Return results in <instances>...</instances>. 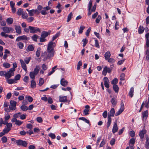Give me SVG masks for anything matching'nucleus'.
Listing matches in <instances>:
<instances>
[{
    "label": "nucleus",
    "mask_w": 149,
    "mask_h": 149,
    "mask_svg": "<svg viewBox=\"0 0 149 149\" xmlns=\"http://www.w3.org/2000/svg\"><path fill=\"white\" fill-rule=\"evenodd\" d=\"M55 42L51 41L48 44L47 52H45L41 54V56L43 58L44 61L47 59H49L53 57L54 55V47L55 46Z\"/></svg>",
    "instance_id": "obj_1"
},
{
    "label": "nucleus",
    "mask_w": 149,
    "mask_h": 149,
    "mask_svg": "<svg viewBox=\"0 0 149 149\" xmlns=\"http://www.w3.org/2000/svg\"><path fill=\"white\" fill-rule=\"evenodd\" d=\"M110 114H109L108 116L107 128H108L110 127L111 123V117H113L115 114V109L113 108H111L110 111Z\"/></svg>",
    "instance_id": "obj_2"
},
{
    "label": "nucleus",
    "mask_w": 149,
    "mask_h": 149,
    "mask_svg": "<svg viewBox=\"0 0 149 149\" xmlns=\"http://www.w3.org/2000/svg\"><path fill=\"white\" fill-rule=\"evenodd\" d=\"M15 70V69L14 68H10V70L6 72V73L5 75V78L6 79H9L11 77L14 76V71Z\"/></svg>",
    "instance_id": "obj_3"
},
{
    "label": "nucleus",
    "mask_w": 149,
    "mask_h": 149,
    "mask_svg": "<svg viewBox=\"0 0 149 149\" xmlns=\"http://www.w3.org/2000/svg\"><path fill=\"white\" fill-rule=\"evenodd\" d=\"M16 143L18 146H22L24 147L27 146L28 143L25 141H23L21 139H19L16 141Z\"/></svg>",
    "instance_id": "obj_4"
},
{
    "label": "nucleus",
    "mask_w": 149,
    "mask_h": 149,
    "mask_svg": "<svg viewBox=\"0 0 149 149\" xmlns=\"http://www.w3.org/2000/svg\"><path fill=\"white\" fill-rule=\"evenodd\" d=\"M29 28L30 30V32L31 33H36L38 32H41L40 29L38 27L29 26Z\"/></svg>",
    "instance_id": "obj_5"
},
{
    "label": "nucleus",
    "mask_w": 149,
    "mask_h": 149,
    "mask_svg": "<svg viewBox=\"0 0 149 149\" xmlns=\"http://www.w3.org/2000/svg\"><path fill=\"white\" fill-rule=\"evenodd\" d=\"M10 103L9 108L10 110L12 111L15 110L16 109V102L13 100H11L10 101Z\"/></svg>",
    "instance_id": "obj_6"
},
{
    "label": "nucleus",
    "mask_w": 149,
    "mask_h": 149,
    "mask_svg": "<svg viewBox=\"0 0 149 149\" xmlns=\"http://www.w3.org/2000/svg\"><path fill=\"white\" fill-rule=\"evenodd\" d=\"M124 110V106L123 102L121 101L120 104V109L115 113V116H117L120 115L123 111Z\"/></svg>",
    "instance_id": "obj_7"
},
{
    "label": "nucleus",
    "mask_w": 149,
    "mask_h": 149,
    "mask_svg": "<svg viewBox=\"0 0 149 149\" xmlns=\"http://www.w3.org/2000/svg\"><path fill=\"white\" fill-rule=\"evenodd\" d=\"M12 126V124L11 123H9V124H8L6 127L4 128L3 131L4 133L5 134L8 133L11 130Z\"/></svg>",
    "instance_id": "obj_8"
},
{
    "label": "nucleus",
    "mask_w": 149,
    "mask_h": 149,
    "mask_svg": "<svg viewBox=\"0 0 149 149\" xmlns=\"http://www.w3.org/2000/svg\"><path fill=\"white\" fill-rule=\"evenodd\" d=\"M30 38L27 37L26 36L23 35L18 37L16 39V41L17 42H19L21 40H25L28 41L29 40Z\"/></svg>",
    "instance_id": "obj_9"
},
{
    "label": "nucleus",
    "mask_w": 149,
    "mask_h": 149,
    "mask_svg": "<svg viewBox=\"0 0 149 149\" xmlns=\"http://www.w3.org/2000/svg\"><path fill=\"white\" fill-rule=\"evenodd\" d=\"M3 30L5 33H9L10 31L13 32L14 29L12 27H9L7 26H5L2 28Z\"/></svg>",
    "instance_id": "obj_10"
},
{
    "label": "nucleus",
    "mask_w": 149,
    "mask_h": 149,
    "mask_svg": "<svg viewBox=\"0 0 149 149\" xmlns=\"http://www.w3.org/2000/svg\"><path fill=\"white\" fill-rule=\"evenodd\" d=\"M104 81L105 87L107 88H109V80L108 78L107 77H104Z\"/></svg>",
    "instance_id": "obj_11"
},
{
    "label": "nucleus",
    "mask_w": 149,
    "mask_h": 149,
    "mask_svg": "<svg viewBox=\"0 0 149 149\" xmlns=\"http://www.w3.org/2000/svg\"><path fill=\"white\" fill-rule=\"evenodd\" d=\"M118 127L116 121H115L114 122L113 126L112 129V132L114 134L118 130Z\"/></svg>",
    "instance_id": "obj_12"
},
{
    "label": "nucleus",
    "mask_w": 149,
    "mask_h": 149,
    "mask_svg": "<svg viewBox=\"0 0 149 149\" xmlns=\"http://www.w3.org/2000/svg\"><path fill=\"white\" fill-rule=\"evenodd\" d=\"M15 28L16 30V33H17L18 34H20L22 32V28L21 27L19 26L15 25Z\"/></svg>",
    "instance_id": "obj_13"
},
{
    "label": "nucleus",
    "mask_w": 149,
    "mask_h": 149,
    "mask_svg": "<svg viewBox=\"0 0 149 149\" xmlns=\"http://www.w3.org/2000/svg\"><path fill=\"white\" fill-rule=\"evenodd\" d=\"M20 62L21 63L22 68L25 72H26L27 71V67L25 63L22 59L20 60Z\"/></svg>",
    "instance_id": "obj_14"
},
{
    "label": "nucleus",
    "mask_w": 149,
    "mask_h": 149,
    "mask_svg": "<svg viewBox=\"0 0 149 149\" xmlns=\"http://www.w3.org/2000/svg\"><path fill=\"white\" fill-rule=\"evenodd\" d=\"M90 107L88 105H86L85 106V109L84 110V113L85 115H87L89 114L90 111Z\"/></svg>",
    "instance_id": "obj_15"
},
{
    "label": "nucleus",
    "mask_w": 149,
    "mask_h": 149,
    "mask_svg": "<svg viewBox=\"0 0 149 149\" xmlns=\"http://www.w3.org/2000/svg\"><path fill=\"white\" fill-rule=\"evenodd\" d=\"M67 96H61L59 97V101L61 102H64L67 101Z\"/></svg>",
    "instance_id": "obj_16"
},
{
    "label": "nucleus",
    "mask_w": 149,
    "mask_h": 149,
    "mask_svg": "<svg viewBox=\"0 0 149 149\" xmlns=\"http://www.w3.org/2000/svg\"><path fill=\"white\" fill-rule=\"evenodd\" d=\"M146 133V130L145 129L142 130L139 132V136L141 138L143 139L144 137V135Z\"/></svg>",
    "instance_id": "obj_17"
},
{
    "label": "nucleus",
    "mask_w": 149,
    "mask_h": 149,
    "mask_svg": "<svg viewBox=\"0 0 149 149\" xmlns=\"http://www.w3.org/2000/svg\"><path fill=\"white\" fill-rule=\"evenodd\" d=\"M68 83V82L64 78H62L60 81L61 84L64 86H66Z\"/></svg>",
    "instance_id": "obj_18"
},
{
    "label": "nucleus",
    "mask_w": 149,
    "mask_h": 149,
    "mask_svg": "<svg viewBox=\"0 0 149 149\" xmlns=\"http://www.w3.org/2000/svg\"><path fill=\"white\" fill-rule=\"evenodd\" d=\"M50 34V33L49 32L45 31H43L42 33L41 36L43 37V38H45L47 37L48 35H49Z\"/></svg>",
    "instance_id": "obj_19"
},
{
    "label": "nucleus",
    "mask_w": 149,
    "mask_h": 149,
    "mask_svg": "<svg viewBox=\"0 0 149 149\" xmlns=\"http://www.w3.org/2000/svg\"><path fill=\"white\" fill-rule=\"evenodd\" d=\"M26 10L28 12L30 16H34V14H35L34 12V9L29 10V9H26Z\"/></svg>",
    "instance_id": "obj_20"
},
{
    "label": "nucleus",
    "mask_w": 149,
    "mask_h": 149,
    "mask_svg": "<svg viewBox=\"0 0 149 149\" xmlns=\"http://www.w3.org/2000/svg\"><path fill=\"white\" fill-rule=\"evenodd\" d=\"M34 49V47L33 45H29L27 47L26 51L27 52L29 51H32Z\"/></svg>",
    "instance_id": "obj_21"
},
{
    "label": "nucleus",
    "mask_w": 149,
    "mask_h": 149,
    "mask_svg": "<svg viewBox=\"0 0 149 149\" xmlns=\"http://www.w3.org/2000/svg\"><path fill=\"white\" fill-rule=\"evenodd\" d=\"M111 55V54L110 52L108 51L106 52L104 55L105 60H107V59L110 57Z\"/></svg>",
    "instance_id": "obj_22"
},
{
    "label": "nucleus",
    "mask_w": 149,
    "mask_h": 149,
    "mask_svg": "<svg viewBox=\"0 0 149 149\" xmlns=\"http://www.w3.org/2000/svg\"><path fill=\"white\" fill-rule=\"evenodd\" d=\"M36 75L37 74L32 71L29 74L30 77L33 79H35V77Z\"/></svg>",
    "instance_id": "obj_23"
},
{
    "label": "nucleus",
    "mask_w": 149,
    "mask_h": 149,
    "mask_svg": "<svg viewBox=\"0 0 149 149\" xmlns=\"http://www.w3.org/2000/svg\"><path fill=\"white\" fill-rule=\"evenodd\" d=\"M144 30V28L143 26H140L138 28V32L139 34L143 33Z\"/></svg>",
    "instance_id": "obj_24"
},
{
    "label": "nucleus",
    "mask_w": 149,
    "mask_h": 149,
    "mask_svg": "<svg viewBox=\"0 0 149 149\" xmlns=\"http://www.w3.org/2000/svg\"><path fill=\"white\" fill-rule=\"evenodd\" d=\"M40 69V66L38 65H37L36 66V67L34 68L33 71V72L37 74L39 71Z\"/></svg>",
    "instance_id": "obj_25"
},
{
    "label": "nucleus",
    "mask_w": 149,
    "mask_h": 149,
    "mask_svg": "<svg viewBox=\"0 0 149 149\" xmlns=\"http://www.w3.org/2000/svg\"><path fill=\"white\" fill-rule=\"evenodd\" d=\"M146 142L145 144V147L146 149H149V138L147 137L146 139Z\"/></svg>",
    "instance_id": "obj_26"
},
{
    "label": "nucleus",
    "mask_w": 149,
    "mask_h": 149,
    "mask_svg": "<svg viewBox=\"0 0 149 149\" xmlns=\"http://www.w3.org/2000/svg\"><path fill=\"white\" fill-rule=\"evenodd\" d=\"M134 88L133 87L131 88L128 93L129 95L131 97H132L133 96V93L134 92Z\"/></svg>",
    "instance_id": "obj_27"
},
{
    "label": "nucleus",
    "mask_w": 149,
    "mask_h": 149,
    "mask_svg": "<svg viewBox=\"0 0 149 149\" xmlns=\"http://www.w3.org/2000/svg\"><path fill=\"white\" fill-rule=\"evenodd\" d=\"M31 87L32 88H34L36 87V82L33 79L31 81Z\"/></svg>",
    "instance_id": "obj_28"
},
{
    "label": "nucleus",
    "mask_w": 149,
    "mask_h": 149,
    "mask_svg": "<svg viewBox=\"0 0 149 149\" xmlns=\"http://www.w3.org/2000/svg\"><path fill=\"white\" fill-rule=\"evenodd\" d=\"M39 36L37 35L34 34L31 36V38L33 40L37 42V41L38 39L39 38Z\"/></svg>",
    "instance_id": "obj_29"
},
{
    "label": "nucleus",
    "mask_w": 149,
    "mask_h": 149,
    "mask_svg": "<svg viewBox=\"0 0 149 149\" xmlns=\"http://www.w3.org/2000/svg\"><path fill=\"white\" fill-rule=\"evenodd\" d=\"M7 82L9 84H12L14 83H17V81H15L14 79H7Z\"/></svg>",
    "instance_id": "obj_30"
},
{
    "label": "nucleus",
    "mask_w": 149,
    "mask_h": 149,
    "mask_svg": "<svg viewBox=\"0 0 149 149\" xmlns=\"http://www.w3.org/2000/svg\"><path fill=\"white\" fill-rule=\"evenodd\" d=\"M60 35V33L59 32L56 33L54 35L52 39V41H54L55 39L58 37Z\"/></svg>",
    "instance_id": "obj_31"
},
{
    "label": "nucleus",
    "mask_w": 149,
    "mask_h": 149,
    "mask_svg": "<svg viewBox=\"0 0 149 149\" xmlns=\"http://www.w3.org/2000/svg\"><path fill=\"white\" fill-rule=\"evenodd\" d=\"M148 116V110L144 111L142 113V117L143 118H146Z\"/></svg>",
    "instance_id": "obj_32"
},
{
    "label": "nucleus",
    "mask_w": 149,
    "mask_h": 149,
    "mask_svg": "<svg viewBox=\"0 0 149 149\" xmlns=\"http://www.w3.org/2000/svg\"><path fill=\"white\" fill-rule=\"evenodd\" d=\"M40 51L41 48L40 47L38 48L37 50L36 53V55L38 57H39L40 55Z\"/></svg>",
    "instance_id": "obj_33"
},
{
    "label": "nucleus",
    "mask_w": 149,
    "mask_h": 149,
    "mask_svg": "<svg viewBox=\"0 0 149 149\" xmlns=\"http://www.w3.org/2000/svg\"><path fill=\"white\" fill-rule=\"evenodd\" d=\"M17 45L18 47L20 49H23L24 47V44L23 43L21 42H19L17 43Z\"/></svg>",
    "instance_id": "obj_34"
},
{
    "label": "nucleus",
    "mask_w": 149,
    "mask_h": 149,
    "mask_svg": "<svg viewBox=\"0 0 149 149\" xmlns=\"http://www.w3.org/2000/svg\"><path fill=\"white\" fill-rule=\"evenodd\" d=\"M6 22L8 24H11L13 22V19L12 18H8L6 19Z\"/></svg>",
    "instance_id": "obj_35"
},
{
    "label": "nucleus",
    "mask_w": 149,
    "mask_h": 149,
    "mask_svg": "<svg viewBox=\"0 0 149 149\" xmlns=\"http://www.w3.org/2000/svg\"><path fill=\"white\" fill-rule=\"evenodd\" d=\"M72 16V12L70 13L68 16L67 19V22H69L71 19Z\"/></svg>",
    "instance_id": "obj_36"
},
{
    "label": "nucleus",
    "mask_w": 149,
    "mask_h": 149,
    "mask_svg": "<svg viewBox=\"0 0 149 149\" xmlns=\"http://www.w3.org/2000/svg\"><path fill=\"white\" fill-rule=\"evenodd\" d=\"M113 89L114 91L116 93H118V91L119 88L118 86L116 85H114L113 86Z\"/></svg>",
    "instance_id": "obj_37"
},
{
    "label": "nucleus",
    "mask_w": 149,
    "mask_h": 149,
    "mask_svg": "<svg viewBox=\"0 0 149 149\" xmlns=\"http://www.w3.org/2000/svg\"><path fill=\"white\" fill-rule=\"evenodd\" d=\"M111 102L113 107L116 105L117 103V102L115 98H112L111 100Z\"/></svg>",
    "instance_id": "obj_38"
},
{
    "label": "nucleus",
    "mask_w": 149,
    "mask_h": 149,
    "mask_svg": "<svg viewBox=\"0 0 149 149\" xmlns=\"http://www.w3.org/2000/svg\"><path fill=\"white\" fill-rule=\"evenodd\" d=\"M21 109L23 111H26L28 110V107L25 105H22L20 107Z\"/></svg>",
    "instance_id": "obj_39"
},
{
    "label": "nucleus",
    "mask_w": 149,
    "mask_h": 149,
    "mask_svg": "<svg viewBox=\"0 0 149 149\" xmlns=\"http://www.w3.org/2000/svg\"><path fill=\"white\" fill-rule=\"evenodd\" d=\"M44 80L42 78H40L39 80V85L41 86L44 83Z\"/></svg>",
    "instance_id": "obj_40"
},
{
    "label": "nucleus",
    "mask_w": 149,
    "mask_h": 149,
    "mask_svg": "<svg viewBox=\"0 0 149 149\" xmlns=\"http://www.w3.org/2000/svg\"><path fill=\"white\" fill-rule=\"evenodd\" d=\"M23 13V10L21 8H19L17 12V14L18 15H22V13Z\"/></svg>",
    "instance_id": "obj_41"
},
{
    "label": "nucleus",
    "mask_w": 149,
    "mask_h": 149,
    "mask_svg": "<svg viewBox=\"0 0 149 149\" xmlns=\"http://www.w3.org/2000/svg\"><path fill=\"white\" fill-rule=\"evenodd\" d=\"M118 82V80L117 78H115L111 81V83L113 85H116Z\"/></svg>",
    "instance_id": "obj_42"
},
{
    "label": "nucleus",
    "mask_w": 149,
    "mask_h": 149,
    "mask_svg": "<svg viewBox=\"0 0 149 149\" xmlns=\"http://www.w3.org/2000/svg\"><path fill=\"white\" fill-rule=\"evenodd\" d=\"M3 66L5 68H8L10 67V65L8 63H5L3 64Z\"/></svg>",
    "instance_id": "obj_43"
},
{
    "label": "nucleus",
    "mask_w": 149,
    "mask_h": 149,
    "mask_svg": "<svg viewBox=\"0 0 149 149\" xmlns=\"http://www.w3.org/2000/svg\"><path fill=\"white\" fill-rule=\"evenodd\" d=\"M1 140L2 141V142L3 143H4L7 142L8 140V139L6 136H4L1 139Z\"/></svg>",
    "instance_id": "obj_44"
},
{
    "label": "nucleus",
    "mask_w": 149,
    "mask_h": 149,
    "mask_svg": "<svg viewBox=\"0 0 149 149\" xmlns=\"http://www.w3.org/2000/svg\"><path fill=\"white\" fill-rule=\"evenodd\" d=\"M82 65V62H81V61H79L77 65V70H79L80 69V67Z\"/></svg>",
    "instance_id": "obj_45"
},
{
    "label": "nucleus",
    "mask_w": 149,
    "mask_h": 149,
    "mask_svg": "<svg viewBox=\"0 0 149 149\" xmlns=\"http://www.w3.org/2000/svg\"><path fill=\"white\" fill-rule=\"evenodd\" d=\"M85 28V27L83 26H81L79 31V33H82L83 30Z\"/></svg>",
    "instance_id": "obj_46"
},
{
    "label": "nucleus",
    "mask_w": 149,
    "mask_h": 149,
    "mask_svg": "<svg viewBox=\"0 0 149 149\" xmlns=\"http://www.w3.org/2000/svg\"><path fill=\"white\" fill-rule=\"evenodd\" d=\"M95 46L97 48H100V45H99V42H98V40L97 39H95Z\"/></svg>",
    "instance_id": "obj_47"
},
{
    "label": "nucleus",
    "mask_w": 149,
    "mask_h": 149,
    "mask_svg": "<svg viewBox=\"0 0 149 149\" xmlns=\"http://www.w3.org/2000/svg\"><path fill=\"white\" fill-rule=\"evenodd\" d=\"M25 98L27 99L29 102H31L33 100V98L32 97L30 96H26L25 97Z\"/></svg>",
    "instance_id": "obj_48"
},
{
    "label": "nucleus",
    "mask_w": 149,
    "mask_h": 149,
    "mask_svg": "<svg viewBox=\"0 0 149 149\" xmlns=\"http://www.w3.org/2000/svg\"><path fill=\"white\" fill-rule=\"evenodd\" d=\"M49 136L52 139H55L56 136L55 134L52 133H50L49 135Z\"/></svg>",
    "instance_id": "obj_49"
},
{
    "label": "nucleus",
    "mask_w": 149,
    "mask_h": 149,
    "mask_svg": "<svg viewBox=\"0 0 149 149\" xmlns=\"http://www.w3.org/2000/svg\"><path fill=\"white\" fill-rule=\"evenodd\" d=\"M22 17L24 19H27L28 15L27 13L26 12H23L22 14Z\"/></svg>",
    "instance_id": "obj_50"
},
{
    "label": "nucleus",
    "mask_w": 149,
    "mask_h": 149,
    "mask_svg": "<svg viewBox=\"0 0 149 149\" xmlns=\"http://www.w3.org/2000/svg\"><path fill=\"white\" fill-rule=\"evenodd\" d=\"M31 59V57L26 58H25V59H24V61L26 64H28L29 63Z\"/></svg>",
    "instance_id": "obj_51"
},
{
    "label": "nucleus",
    "mask_w": 149,
    "mask_h": 149,
    "mask_svg": "<svg viewBox=\"0 0 149 149\" xmlns=\"http://www.w3.org/2000/svg\"><path fill=\"white\" fill-rule=\"evenodd\" d=\"M21 114V113L20 112H18L17 113H15L13 115V117L15 118H17L20 117V115Z\"/></svg>",
    "instance_id": "obj_52"
},
{
    "label": "nucleus",
    "mask_w": 149,
    "mask_h": 149,
    "mask_svg": "<svg viewBox=\"0 0 149 149\" xmlns=\"http://www.w3.org/2000/svg\"><path fill=\"white\" fill-rule=\"evenodd\" d=\"M20 77V75L19 74H17L15 76L14 79L15 81H16L17 80H19Z\"/></svg>",
    "instance_id": "obj_53"
},
{
    "label": "nucleus",
    "mask_w": 149,
    "mask_h": 149,
    "mask_svg": "<svg viewBox=\"0 0 149 149\" xmlns=\"http://www.w3.org/2000/svg\"><path fill=\"white\" fill-rule=\"evenodd\" d=\"M107 60H108V62L110 63H113L115 61V60L111 58H109Z\"/></svg>",
    "instance_id": "obj_54"
},
{
    "label": "nucleus",
    "mask_w": 149,
    "mask_h": 149,
    "mask_svg": "<svg viewBox=\"0 0 149 149\" xmlns=\"http://www.w3.org/2000/svg\"><path fill=\"white\" fill-rule=\"evenodd\" d=\"M135 143V141L134 139L132 138L130 140L129 144L132 145H134Z\"/></svg>",
    "instance_id": "obj_55"
},
{
    "label": "nucleus",
    "mask_w": 149,
    "mask_h": 149,
    "mask_svg": "<svg viewBox=\"0 0 149 149\" xmlns=\"http://www.w3.org/2000/svg\"><path fill=\"white\" fill-rule=\"evenodd\" d=\"M6 73V71H0V75L1 76H4L5 77V75Z\"/></svg>",
    "instance_id": "obj_56"
},
{
    "label": "nucleus",
    "mask_w": 149,
    "mask_h": 149,
    "mask_svg": "<svg viewBox=\"0 0 149 149\" xmlns=\"http://www.w3.org/2000/svg\"><path fill=\"white\" fill-rule=\"evenodd\" d=\"M101 18L102 17L100 15H98L97 18L96 19L95 21L96 23H99L100 22V20L101 19Z\"/></svg>",
    "instance_id": "obj_57"
},
{
    "label": "nucleus",
    "mask_w": 149,
    "mask_h": 149,
    "mask_svg": "<svg viewBox=\"0 0 149 149\" xmlns=\"http://www.w3.org/2000/svg\"><path fill=\"white\" fill-rule=\"evenodd\" d=\"M125 75L124 73H122L120 76V79L121 81L124 80Z\"/></svg>",
    "instance_id": "obj_58"
},
{
    "label": "nucleus",
    "mask_w": 149,
    "mask_h": 149,
    "mask_svg": "<svg viewBox=\"0 0 149 149\" xmlns=\"http://www.w3.org/2000/svg\"><path fill=\"white\" fill-rule=\"evenodd\" d=\"M23 121L21 120H17L16 123H15V124L18 126L20 125L22 123Z\"/></svg>",
    "instance_id": "obj_59"
},
{
    "label": "nucleus",
    "mask_w": 149,
    "mask_h": 149,
    "mask_svg": "<svg viewBox=\"0 0 149 149\" xmlns=\"http://www.w3.org/2000/svg\"><path fill=\"white\" fill-rule=\"evenodd\" d=\"M82 41L83 42V47H84L87 43V39L86 38L84 39Z\"/></svg>",
    "instance_id": "obj_60"
},
{
    "label": "nucleus",
    "mask_w": 149,
    "mask_h": 149,
    "mask_svg": "<svg viewBox=\"0 0 149 149\" xmlns=\"http://www.w3.org/2000/svg\"><path fill=\"white\" fill-rule=\"evenodd\" d=\"M92 0H90L89 3V5H88V10H90L91 7H92Z\"/></svg>",
    "instance_id": "obj_61"
},
{
    "label": "nucleus",
    "mask_w": 149,
    "mask_h": 149,
    "mask_svg": "<svg viewBox=\"0 0 149 149\" xmlns=\"http://www.w3.org/2000/svg\"><path fill=\"white\" fill-rule=\"evenodd\" d=\"M37 121L39 123H41L42 122V119L41 117H38L36 118Z\"/></svg>",
    "instance_id": "obj_62"
},
{
    "label": "nucleus",
    "mask_w": 149,
    "mask_h": 149,
    "mask_svg": "<svg viewBox=\"0 0 149 149\" xmlns=\"http://www.w3.org/2000/svg\"><path fill=\"white\" fill-rule=\"evenodd\" d=\"M10 116L8 113H7L5 116V119L6 120H8L10 118Z\"/></svg>",
    "instance_id": "obj_63"
},
{
    "label": "nucleus",
    "mask_w": 149,
    "mask_h": 149,
    "mask_svg": "<svg viewBox=\"0 0 149 149\" xmlns=\"http://www.w3.org/2000/svg\"><path fill=\"white\" fill-rule=\"evenodd\" d=\"M102 116L103 118H106L107 117V111L106 110L105 111L102 113Z\"/></svg>",
    "instance_id": "obj_64"
}]
</instances>
